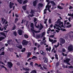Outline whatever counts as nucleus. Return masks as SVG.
Instances as JSON below:
<instances>
[{"label": "nucleus", "instance_id": "f257e3e1", "mask_svg": "<svg viewBox=\"0 0 73 73\" xmlns=\"http://www.w3.org/2000/svg\"><path fill=\"white\" fill-rule=\"evenodd\" d=\"M56 23L57 24H55V26L56 27H60V26H61V24H62L61 27H62V25H63V22H61V21L58 20L56 22Z\"/></svg>", "mask_w": 73, "mask_h": 73}, {"label": "nucleus", "instance_id": "f03ea898", "mask_svg": "<svg viewBox=\"0 0 73 73\" xmlns=\"http://www.w3.org/2000/svg\"><path fill=\"white\" fill-rule=\"evenodd\" d=\"M69 61H70V59L67 58L65 60H64V62H66L67 64L70 65V64L69 63Z\"/></svg>", "mask_w": 73, "mask_h": 73}, {"label": "nucleus", "instance_id": "7ed1b4c3", "mask_svg": "<svg viewBox=\"0 0 73 73\" xmlns=\"http://www.w3.org/2000/svg\"><path fill=\"white\" fill-rule=\"evenodd\" d=\"M68 49L70 52L73 51V45H70L68 47Z\"/></svg>", "mask_w": 73, "mask_h": 73}, {"label": "nucleus", "instance_id": "20e7f679", "mask_svg": "<svg viewBox=\"0 0 73 73\" xmlns=\"http://www.w3.org/2000/svg\"><path fill=\"white\" fill-rule=\"evenodd\" d=\"M22 44L23 45H27L28 44V42L26 41V40H23L22 42Z\"/></svg>", "mask_w": 73, "mask_h": 73}, {"label": "nucleus", "instance_id": "39448f33", "mask_svg": "<svg viewBox=\"0 0 73 73\" xmlns=\"http://www.w3.org/2000/svg\"><path fill=\"white\" fill-rule=\"evenodd\" d=\"M8 66L9 68H11L12 67V66L13 65V64L11 62H9L8 63Z\"/></svg>", "mask_w": 73, "mask_h": 73}, {"label": "nucleus", "instance_id": "423d86ee", "mask_svg": "<svg viewBox=\"0 0 73 73\" xmlns=\"http://www.w3.org/2000/svg\"><path fill=\"white\" fill-rule=\"evenodd\" d=\"M60 41L61 44H64L65 42V40L62 38L60 39Z\"/></svg>", "mask_w": 73, "mask_h": 73}, {"label": "nucleus", "instance_id": "0eeeda50", "mask_svg": "<svg viewBox=\"0 0 73 73\" xmlns=\"http://www.w3.org/2000/svg\"><path fill=\"white\" fill-rule=\"evenodd\" d=\"M31 30L33 32H35V33H40V31H36L34 30V28H33V29L31 28Z\"/></svg>", "mask_w": 73, "mask_h": 73}, {"label": "nucleus", "instance_id": "6e6552de", "mask_svg": "<svg viewBox=\"0 0 73 73\" xmlns=\"http://www.w3.org/2000/svg\"><path fill=\"white\" fill-rule=\"evenodd\" d=\"M14 5L13 3H12V2H10L9 3V6L10 8H13V5Z\"/></svg>", "mask_w": 73, "mask_h": 73}, {"label": "nucleus", "instance_id": "1a4fd4ad", "mask_svg": "<svg viewBox=\"0 0 73 73\" xmlns=\"http://www.w3.org/2000/svg\"><path fill=\"white\" fill-rule=\"evenodd\" d=\"M43 6V4L41 3H39L38 4V8L39 9H40V8L42 7Z\"/></svg>", "mask_w": 73, "mask_h": 73}, {"label": "nucleus", "instance_id": "9d476101", "mask_svg": "<svg viewBox=\"0 0 73 73\" xmlns=\"http://www.w3.org/2000/svg\"><path fill=\"white\" fill-rule=\"evenodd\" d=\"M23 31L21 30H19L18 31V34H19V35H21L23 34Z\"/></svg>", "mask_w": 73, "mask_h": 73}, {"label": "nucleus", "instance_id": "9b49d317", "mask_svg": "<svg viewBox=\"0 0 73 73\" xmlns=\"http://www.w3.org/2000/svg\"><path fill=\"white\" fill-rule=\"evenodd\" d=\"M50 3L52 4L53 6H56V3H55L54 1H50Z\"/></svg>", "mask_w": 73, "mask_h": 73}, {"label": "nucleus", "instance_id": "f8f14e48", "mask_svg": "<svg viewBox=\"0 0 73 73\" xmlns=\"http://www.w3.org/2000/svg\"><path fill=\"white\" fill-rule=\"evenodd\" d=\"M26 54H27V57L28 58H29L31 55V53L30 52H27L26 53Z\"/></svg>", "mask_w": 73, "mask_h": 73}, {"label": "nucleus", "instance_id": "ddd939ff", "mask_svg": "<svg viewBox=\"0 0 73 73\" xmlns=\"http://www.w3.org/2000/svg\"><path fill=\"white\" fill-rule=\"evenodd\" d=\"M35 25L36 27V28H40V25H38V26H36V24H37V22H35Z\"/></svg>", "mask_w": 73, "mask_h": 73}, {"label": "nucleus", "instance_id": "4468645a", "mask_svg": "<svg viewBox=\"0 0 73 73\" xmlns=\"http://www.w3.org/2000/svg\"><path fill=\"white\" fill-rule=\"evenodd\" d=\"M45 42H46V41L45 40V41H43V42L41 41L40 42V44L41 45H42L44 44Z\"/></svg>", "mask_w": 73, "mask_h": 73}, {"label": "nucleus", "instance_id": "2eb2a0df", "mask_svg": "<svg viewBox=\"0 0 73 73\" xmlns=\"http://www.w3.org/2000/svg\"><path fill=\"white\" fill-rule=\"evenodd\" d=\"M17 47L18 48H19V49H21L23 48V46H22V45H19L18 46H17Z\"/></svg>", "mask_w": 73, "mask_h": 73}, {"label": "nucleus", "instance_id": "dca6fc26", "mask_svg": "<svg viewBox=\"0 0 73 73\" xmlns=\"http://www.w3.org/2000/svg\"><path fill=\"white\" fill-rule=\"evenodd\" d=\"M12 42V40H8L7 41V43L9 45L11 44V42Z\"/></svg>", "mask_w": 73, "mask_h": 73}, {"label": "nucleus", "instance_id": "f3484780", "mask_svg": "<svg viewBox=\"0 0 73 73\" xmlns=\"http://www.w3.org/2000/svg\"><path fill=\"white\" fill-rule=\"evenodd\" d=\"M48 62V59L47 58H44V62L47 63Z\"/></svg>", "mask_w": 73, "mask_h": 73}, {"label": "nucleus", "instance_id": "a211bd4d", "mask_svg": "<svg viewBox=\"0 0 73 73\" xmlns=\"http://www.w3.org/2000/svg\"><path fill=\"white\" fill-rule=\"evenodd\" d=\"M37 4V1H34L33 2V5L34 7H35Z\"/></svg>", "mask_w": 73, "mask_h": 73}, {"label": "nucleus", "instance_id": "6ab92c4d", "mask_svg": "<svg viewBox=\"0 0 73 73\" xmlns=\"http://www.w3.org/2000/svg\"><path fill=\"white\" fill-rule=\"evenodd\" d=\"M40 28L39 29V31H41V30H42V29L43 28V26L41 25V23H40Z\"/></svg>", "mask_w": 73, "mask_h": 73}, {"label": "nucleus", "instance_id": "aec40b11", "mask_svg": "<svg viewBox=\"0 0 73 73\" xmlns=\"http://www.w3.org/2000/svg\"><path fill=\"white\" fill-rule=\"evenodd\" d=\"M57 8L59 9H63V8L61 7V6H57Z\"/></svg>", "mask_w": 73, "mask_h": 73}, {"label": "nucleus", "instance_id": "412c9836", "mask_svg": "<svg viewBox=\"0 0 73 73\" xmlns=\"http://www.w3.org/2000/svg\"><path fill=\"white\" fill-rule=\"evenodd\" d=\"M22 8L23 9L24 11H26L27 10L26 6H23L22 7Z\"/></svg>", "mask_w": 73, "mask_h": 73}, {"label": "nucleus", "instance_id": "4be33fe9", "mask_svg": "<svg viewBox=\"0 0 73 73\" xmlns=\"http://www.w3.org/2000/svg\"><path fill=\"white\" fill-rule=\"evenodd\" d=\"M17 1L19 4H21L22 3H23V0H18Z\"/></svg>", "mask_w": 73, "mask_h": 73}, {"label": "nucleus", "instance_id": "5701e85b", "mask_svg": "<svg viewBox=\"0 0 73 73\" xmlns=\"http://www.w3.org/2000/svg\"><path fill=\"white\" fill-rule=\"evenodd\" d=\"M46 50L47 51H48V50H49V52H50V50H51V47H49V49L48 48H46Z\"/></svg>", "mask_w": 73, "mask_h": 73}, {"label": "nucleus", "instance_id": "b1692460", "mask_svg": "<svg viewBox=\"0 0 73 73\" xmlns=\"http://www.w3.org/2000/svg\"><path fill=\"white\" fill-rule=\"evenodd\" d=\"M31 28H34V26H33V25L34 24H33V23H31Z\"/></svg>", "mask_w": 73, "mask_h": 73}, {"label": "nucleus", "instance_id": "393cba45", "mask_svg": "<svg viewBox=\"0 0 73 73\" xmlns=\"http://www.w3.org/2000/svg\"><path fill=\"white\" fill-rule=\"evenodd\" d=\"M16 26H15V25H14L13 27L12 30H15L16 29Z\"/></svg>", "mask_w": 73, "mask_h": 73}, {"label": "nucleus", "instance_id": "a878e982", "mask_svg": "<svg viewBox=\"0 0 73 73\" xmlns=\"http://www.w3.org/2000/svg\"><path fill=\"white\" fill-rule=\"evenodd\" d=\"M34 12H36L35 10H33L32 9H31V11L30 12V13L31 14H32V13H34Z\"/></svg>", "mask_w": 73, "mask_h": 73}, {"label": "nucleus", "instance_id": "bb28decb", "mask_svg": "<svg viewBox=\"0 0 73 73\" xmlns=\"http://www.w3.org/2000/svg\"><path fill=\"white\" fill-rule=\"evenodd\" d=\"M27 2H28V0H26L23 1V4H26V3H27Z\"/></svg>", "mask_w": 73, "mask_h": 73}, {"label": "nucleus", "instance_id": "cd10ccee", "mask_svg": "<svg viewBox=\"0 0 73 73\" xmlns=\"http://www.w3.org/2000/svg\"><path fill=\"white\" fill-rule=\"evenodd\" d=\"M41 38H42L43 37V36H44V35H45V33L44 32H43L41 34Z\"/></svg>", "mask_w": 73, "mask_h": 73}, {"label": "nucleus", "instance_id": "c85d7f7f", "mask_svg": "<svg viewBox=\"0 0 73 73\" xmlns=\"http://www.w3.org/2000/svg\"><path fill=\"white\" fill-rule=\"evenodd\" d=\"M21 51L22 52H24L25 51V48H23Z\"/></svg>", "mask_w": 73, "mask_h": 73}, {"label": "nucleus", "instance_id": "c756f323", "mask_svg": "<svg viewBox=\"0 0 73 73\" xmlns=\"http://www.w3.org/2000/svg\"><path fill=\"white\" fill-rule=\"evenodd\" d=\"M50 2H49L48 3H47V5H46V8H47L49 7V4H50Z\"/></svg>", "mask_w": 73, "mask_h": 73}, {"label": "nucleus", "instance_id": "7c9ffc66", "mask_svg": "<svg viewBox=\"0 0 73 73\" xmlns=\"http://www.w3.org/2000/svg\"><path fill=\"white\" fill-rule=\"evenodd\" d=\"M54 46H55V48H57V47H58V46H59V42L58 43V44L57 45H54Z\"/></svg>", "mask_w": 73, "mask_h": 73}, {"label": "nucleus", "instance_id": "2f4dec72", "mask_svg": "<svg viewBox=\"0 0 73 73\" xmlns=\"http://www.w3.org/2000/svg\"><path fill=\"white\" fill-rule=\"evenodd\" d=\"M55 58L57 59V60H58V55H57V54H56L55 55Z\"/></svg>", "mask_w": 73, "mask_h": 73}, {"label": "nucleus", "instance_id": "473e14b6", "mask_svg": "<svg viewBox=\"0 0 73 73\" xmlns=\"http://www.w3.org/2000/svg\"><path fill=\"white\" fill-rule=\"evenodd\" d=\"M36 71L35 70H33L30 73H36Z\"/></svg>", "mask_w": 73, "mask_h": 73}, {"label": "nucleus", "instance_id": "72a5a7b5", "mask_svg": "<svg viewBox=\"0 0 73 73\" xmlns=\"http://www.w3.org/2000/svg\"><path fill=\"white\" fill-rule=\"evenodd\" d=\"M30 69L28 68H25V70H27V71H29Z\"/></svg>", "mask_w": 73, "mask_h": 73}, {"label": "nucleus", "instance_id": "f704fd0d", "mask_svg": "<svg viewBox=\"0 0 73 73\" xmlns=\"http://www.w3.org/2000/svg\"><path fill=\"white\" fill-rule=\"evenodd\" d=\"M32 59H37V57H36L35 56H33V57L32 58Z\"/></svg>", "mask_w": 73, "mask_h": 73}, {"label": "nucleus", "instance_id": "c9c22d12", "mask_svg": "<svg viewBox=\"0 0 73 73\" xmlns=\"http://www.w3.org/2000/svg\"><path fill=\"white\" fill-rule=\"evenodd\" d=\"M37 37L39 38L41 36V34H37L36 35Z\"/></svg>", "mask_w": 73, "mask_h": 73}, {"label": "nucleus", "instance_id": "e433bc0d", "mask_svg": "<svg viewBox=\"0 0 73 73\" xmlns=\"http://www.w3.org/2000/svg\"><path fill=\"white\" fill-rule=\"evenodd\" d=\"M50 31H51V32H54V29L51 30V29H50V30H48L47 31H48V32H49Z\"/></svg>", "mask_w": 73, "mask_h": 73}, {"label": "nucleus", "instance_id": "4c0bfd02", "mask_svg": "<svg viewBox=\"0 0 73 73\" xmlns=\"http://www.w3.org/2000/svg\"><path fill=\"white\" fill-rule=\"evenodd\" d=\"M5 38L4 37H0V41L2 40H3V39H5Z\"/></svg>", "mask_w": 73, "mask_h": 73}, {"label": "nucleus", "instance_id": "58836bf2", "mask_svg": "<svg viewBox=\"0 0 73 73\" xmlns=\"http://www.w3.org/2000/svg\"><path fill=\"white\" fill-rule=\"evenodd\" d=\"M59 64H60V62H57V63H56V66H58V65H59Z\"/></svg>", "mask_w": 73, "mask_h": 73}, {"label": "nucleus", "instance_id": "ea45409f", "mask_svg": "<svg viewBox=\"0 0 73 73\" xmlns=\"http://www.w3.org/2000/svg\"><path fill=\"white\" fill-rule=\"evenodd\" d=\"M24 37H25V38H28V36L27 35H24Z\"/></svg>", "mask_w": 73, "mask_h": 73}, {"label": "nucleus", "instance_id": "a19ab883", "mask_svg": "<svg viewBox=\"0 0 73 73\" xmlns=\"http://www.w3.org/2000/svg\"><path fill=\"white\" fill-rule=\"evenodd\" d=\"M1 51H4V47H2L0 50Z\"/></svg>", "mask_w": 73, "mask_h": 73}, {"label": "nucleus", "instance_id": "79ce46f5", "mask_svg": "<svg viewBox=\"0 0 73 73\" xmlns=\"http://www.w3.org/2000/svg\"><path fill=\"white\" fill-rule=\"evenodd\" d=\"M13 34L14 35H15V36H17V33H16V32H14L13 33Z\"/></svg>", "mask_w": 73, "mask_h": 73}, {"label": "nucleus", "instance_id": "37998d69", "mask_svg": "<svg viewBox=\"0 0 73 73\" xmlns=\"http://www.w3.org/2000/svg\"><path fill=\"white\" fill-rule=\"evenodd\" d=\"M57 42V40H54V41L52 42V44H53V43H55V42Z\"/></svg>", "mask_w": 73, "mask_h": 73}, {"label": "nucleus", "instance_id": "c03bdc74", "mask_svg": "<svg viewBox=\"0 0 73 73\" xmlns=\"http://www.w3.org/2000/svg\"><path fill=\"white\" fill-rule=\"evenodd\" d=\"M4 53H5V52H2L0 54V56H2V55H4Z\"/></svg>", "mask_w": 73, "mask_h": 73}, {"label": "nucleus", "instance_id": "a18cd8bd", "mask_svg": "<svg viewBox=\"0 0 73 73\" xmlns=\"http://www.w3.org/2000/svg\"><path fill=\"white\" fill-rule=\"evenodd\" d=\"M29 16H31V17H33V16H34V15H33V14H32V15L30 14L29 15Z\"/></svg>", "mask_w": 73, "mask_h": 73}, {"label": "nucleus", "instance_id": "49530a36", "mask_svg": "<svg viewBox=\"0 0 73 73\" xmlns=\"http://www.w3.org/2000/svg\"><path fill=\"white\" fill-rule=\"evenodd\" d=\"M17 21H18V18H16L15 20V23H16Z\"/></svg>", "mask_w": 73, "mask_h": 73}, {"label": "nucleus", "instance_id": "de8ad7c7", "mask_svg": "<svg viewBox=\"0 0 73 73\" xmlns=\"http://www.w3.org/2000/svg\"><path fill=\"white\" fill-rule=\"evenodd\" d=\"M33 18L34 19V22L35 23L37 21V18L36 17H34Z\"/></svg>", "mask_w": 73, "mask_h": 73}, {"label": "nucleus", "instance_id": "09e8293b", "mask_svg": "<svg viewBox=\"0 0 73 73\" xmlns=\"http://www.w3.org/2000/svg\"><path fill=\"white\" fill-rule=\"evenodd\" d=\"M45 39H46V38H45V37L44 36L43 38L42 39V41H46L45 40Z\"/></svg>", "mask_w": 73, "mask_h": 73}, {"label": "nucleus", "instance_id": "8fccbe9b", "mask_svg": "<svg viewBox=\"0 0 73 73\" xmlns=\"http://www.w3.org/2000/svg\"><path fill=\"white\" fill-rule=\"evenodd\" d=\"M72 27V25L70 24L69 25L67 26V28H70Z\"/></svg>", "mask_w": 73, "mask_h": 73}, {"label": "nucleus", "instance_id": "3c124183", "mask_svg": "<svg viewBox=\"0 0 73 73\" xmlns=\"http://www.w3.org/2000/svg\"><path fill=\"white\" fill-rule=\"evenodd\" d=\"M49 40L50 42H52V41H53V39H50V38H49Z\"/></svg>", "mask_w": 73, "mask_h": 73}, {"label": "nucleus", "instance_id": "603ef678", "mask_svg": "<svg viewBox=\"0 0 73 73\" xmlns=\"http://www.w3.org/2000/svg\"><path fill=\"white\" fill-rule=\"evenodd\" d=\"M49 40L50 42H52V41H53V39H50V38H49Z\"/></svg>", "mask_w": 73, "mask_h": 73}, {"label": "nucleus", "instance_id": "864d4df0", "mask_svg": "<svg viewBox=\"0 0 73 73\" xmlns=\"http://www.w3.org/2000/svg\"><path fill=\"white\" fill-rule=\"evenodd\" d=\"M17 65H18V66H20V62H18L17 63Z\"/></svg>", "mask_w": 73, "mask_h": 73}, {"label": "nucleus", "instance_id": "5fc2aeb1", "mask_svg": "<svg viewBox=\"0 0 73 73\" xmlns=\"http://www.w3.org/2000/svg\"><path fill=\"white\" fill-rule=\"evenodd\" d=\"M73 7L71 6H70L69 8V9H73Z\"/></svg>", "mask_w": 73, "mask_h": 73}, {"label": "nucleus", "instance_id": "6e6d98bb", "mask_svg": "<svg viewBox=\"0 0 73 73\" xmlns=\"http://www.w3.org/2000/svg\"><path fill=\"white\" fill-rule=\"evenodd\" d=\"M48 8L47 10L49 11V12H51V11L50 10V9H49V7H48Z\"/></svg>", "mask_w": 73, "mask_h": 73}, {"label": "nucleus", "instance_id": "4d7b16f0", "mask_svg": "<svg viewBox=\"0 0 73 73\" xmlns=\"http://www.w3.org/2000/svg\"><path fill=\"white\" fill-rule=\"evenodd\" d=\"M2 66L3 68H5V70H6V71H7V68H6V67H4V66L2 65Z\"/></svg>", "mask_w": 73, "mask_h": 73}, {"label": "nucleus", "instance_id": "13d9d810", "mask_svg": "<svg viewBox=\"0 0 73 73\" xmlns=\"http://www.w3.org/2000/svg\"><path fill=\"white\" fill-rule=\"evenodd\" d=\"M8 24V21H6V22L5 23V26H8V25H6V24Z\"/></svg>", "mask_w": 73, "mask_h": 73}, {"label": "nucleus", "instance_id": "bf43d9fd", "mask_svg": "<svg viewBox=\"0 0 73 73\" xmlns=\"http://www.w3.org/2000/svg\"><path fill=\"white\" fill-rule=\"evenodd\" d=\"M30 65H31V66H33V62H31V63H30Z\"/></svg>", "mask_w": 73, "mask_h": 73}, {"label": "nucleus", "instance_id": "052dcab7", "mask_svg": "<svg viewBox=\"0 0 73 73\" xmlns=\"http://www.w3.org/2000/svg\"><path fill=\"white\" fill-rule=\"evenodd\" d=\"M68 15L69 16H72V15L71 14L68 13Z\"/></svg>", "mask_w": 73, "mask_h": 73}, {"label": "nucleus", "instance_id": "680f3d73", "mask_svg": "<svg viewBox=\"0 0 73 73\" xmlns=\"http://www.w3.org/2000/svg\"><path fill=\"white\" fill-rule=\"evenodd\" d=\"M71 19V17H69V18H68V20L69 21H70V19Z\"/></svg>", "mask_w": 73, "mask_h": 73}, {"label": "nucleus", "instance_id": "e2e57ef3", "mask_svg": "<svg viewBox=\"0 0 73 73\" xmlns=\"http://www.w3.org/2000/svg\"><path fill=\"white\" fill-rule=\"evenodd\" d=\"M42 55H45V52H43V53H42Z\"/></svg>", "mask_w": 73, "mask_h": 73}, {"label": "nucleus", "instance_id": "0e129e2a", "mask_svg": "<svg viewBox=\"0 0 73 73\" xmlns=\"http://www.w3.org/2000/svg\"><path fill=\"white\" fill-rule=\"evenodd\" d=\"M50 37H52V38H53V37H54V35H50Z\"/></svg>", "mask_w": 73, "mask_h": 73}, {"label": "nucleus", "instance_id": "69168bd1", "mask_svg": "<svg viewBox=\"0 0 73 73\" xmlns=\"http://www.w3.org/2000/svg\"><path fill=\"white\" fill-rule=\"evenodd\" d=\"M33 37H35V33H33Z\"/></svg>", "mask_w": 73, "mask_h": 73}, {"label": "nucleus", "instance_id": "338daca9", "mask_svg": "<svg viewBox=\"0 0 73 73\" xmlns=\"http://www.w3.org/2000/svg\"><path fill=\"white\" fill-rule=\"evenodd\" d=\"M31 58H29L27 60L28 61H30V60H31Z\"/></svg>", "mask_w": 73, "mask_h": 73}, {"label": "nucleus", "instance_id": "774afa93", "mask_svg": "<svg viewBox=\"0 0 73 73\" xmlns=\"http://www.w3.org/2000/svg\"><path fill=\"white\" fill-rule=\"evenodd\" d=\"M0 31H3V28L1 29V27H0Z\"/></svg>", "mask_w": 73, "mask_h": 73}]
</instances>
